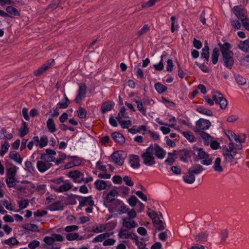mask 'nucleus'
Segmentation results:
<instances>
[{
	"label": "nucleus",
	"instance_id": "f257e3e1",
	"mask_svg": "<svg viewBox=\"0 0 249 249\" xmlns=\"http://www.w3.org/2000/svg\"><path fill=\"white\" fill-rule=\"evenodd\" d=\"M152 147H148L143 153L141 155V157L143 160V163L148 166H151L156 164L155 157L152 155Z\"/></svg>",
	"mask_w": 249,
	"mask_h": 249
},
{
	"label": "nucleus",
	"instance_id": "f03ea898",
	"mask_svg": "<svg viewBox=\"0 0 249 249\" xmlns=\"http://www.w3.org/2000/svg\"><path fill=\"white\" fill-rule=\"evenodd\" d=\"M231 11L240 20L247 18V11L241 5L235 6L231 9Z\"/></svg>",
	"mask_w": 249,
	"mask_h": 249
},
{
	"label": "nucleus",
	"instance_id": "7ed1b4c3",
	"mask_svg": "<svg viewBox=\"0 0 249 249\" xmlns=\"http://www.w3.org/2000/svg\"><path fill=\"white\" fill-rule=\"evenodd\" d=\"M233 56V52H229V53L222 55V58L220 60L224 66L230 70L231 69L234 63Z\"/></svg>",
	"mask_w": 249,
	"mask_h": 249
},
{
	"label": "nucleus",
	"instance_id": "20e7f679",
	"mask_svg": "<svg viewBox=\"0 0 249 249\" xmlns=\"http://www.w3.org/2000/svg\"><path fill=\"white\" fill-rule=\"evenodd\" d=\"M54 65V60L52 59L48 61L46 63L44 64L36 71H35L34 74L36 76L42 75L44 72L49 69L52 66Z\"/></svg>",
	"mask_w": 249,
	"mask_h": 249
},
{
	"label": "nucleus",
	"instance_id": "39448f33",
	"mask_svg": "<svg viewBox=\"0 0 249 249\" xmlns=\"http://www.w3.org/2000/svg\"><path fill=\"white\" fill-rule=\"evenodd\" d=\"M152 220L156 230L161 231L165 229V227L164 226L165 223H164L161 220H160V218L158 217L157 213L154 212L153 213Z\"/></svg>",
	"mask_w": 249,
	"mask_h": 249
},
{
	"label": "nucleus",
	"instance_id": "423d86ee",
	"mask_svg": "<svg viewBox=\"0 0 249 249\" xmlns=\"http://www.w3.org/2000/svg\"><path fill=\"white\" fill-rule=\"evenodd\" d=\"M211 125V123L209 120L200 118L196 122V127L194 128H198L200 130H206L208 129Z\"/></svg>",
	"mask_w": 249,
	"mask_h": 249
},
{
	"label": "nucleus",
	"instance_id": "0eeeda50",
	"mask_svg": "<svg viewBox=\"0 0 249 249\" xmlns=\"http://www.w3.org/2000/svg\"><path fill=\"white\" fill-rule=\"evenodd\" d=\"M217 44L219 47L222 55L229 53V52H232L230 50V49L231 48V45L227 42L226 40H223L222 42L219 41Z\"/></svg>",
	"mask_w": 249,
	"mask_h": 249
},
{
	"label": "nucleus",
	"instance_id": "6e6552de",
	"mask_svg": "<svg viewBox=\"0 0 249 249\" xmlns=\"http://www.w3.org/2000/svg\"><path fill=\"white\" fill-rule=\"evenodd\" d=\"M149 147L152 148V153L154 151L155 155L159 159H162L165 157L166 155L165 151L158 144H155L154 145H151Z\"/></svg>",
	"mask_w": 249,
	"mask_h": 249
},
{
	"label": "nucleus",
	"instance_id": "1a4fd4ad",
	"mask_svg": "<svg viewBox=\"0 0 249 249\" xmlns=\"http://www.w3.org/2000/svg\"><path fill=\"white\" fill-rule=\"evenodd\" d=\"M81 200H79V209H81L82 207L86 206L89 205L92 207L94 205V202L92 200V196H91L87 197H81Z\"/></svg>",
	"mask_w": 249,
	"mask_h": 249
},
{
	"label": "nucleus",
	"instance_id": "9d476101",
	"mask_svg": "<svg viewBox=\"0 0 249 249\" xmlns=\"http://www.w3.org/2000/svg\"><path fill=\"white\" fill-rule=\"evenodd\" d=\"M87 86L85 84H81L78 89V93L77 95L75 101L79 104L80 101L85 97Z\"/></svg>",
	"mask_w": 249,
	"mask_h": 249
},
{
	"label": "nucleus",
	"instance_id": "9b49d317",
	"mask_svg": "<svg viewBox=\"0 0 249 249\" xmlns=\"http://www.w3.org/2000/svg\"><path fill=\"white\" fill-rule=\"evenodd\" d=\"M117 194L118 192L116 190L112 189L110 191L104 200V205L106 207H108L107 203L113 202L115 200V196Z\"/></svg>",
	"mask_w": 249,
	"mask_h": 249
},
{
	"label": "nucleus",
	"instance_id": "f8f14e48",
	"mask_svg": "<svg viewBox=\"0 0 249 249\" xmlns=\"http://www.w3.org/2000/svg\"><path fill=\"white\" fill-rule=\"evenodd\" d=\"M63 183H64V184L59 186L58 188H55L54 185H51V188L57 192H66L72 188L71 185L69 183L68 180H65Z\"/></svg>",
	"mask_w": 249,
	"mask_h": 249
},
{
	"label": "nucleus",
	"instance_id": "ddd939ff",
	"mask_svg": "<svg viewBox=\"0 0 249 249\" xmlns=\"http://www.w3.org/2000/svg\"><path fill=\"white\" fill-rule=\"evenodd\" d=\"M194 131L200 135L202 138L204 140L206 145H209L210 142L209 141H212V137L210 135L203 131L199 130L198 128H194Z\"/></svg>",
	"mask_w": 249,
	"mask_h": 249
},
{
	"label": "nucleus",
	"instance_id": "4468645a",
	"mask_svg": "<svg viewBox=\"0 0 249 249\" xmlns=\"http://www.w3.org/2000/svg\"><path fill=\"white\" fill-rule=\"evenodd\" d=\"M111 158L114 162L119 166H121L124 163V159L122 157V155L118 151H116L111 155Z\"/></svg>",
	"mask_w": 249,
	"mask_h": 249
},
{
	"label": "nucleus",
	"instance_id": "2eb2a0df",
	"mask_svg": "<svg viewBox=\"0 0 249 249\" xmlns=\"http://www.w3.org/2000/svg\"><path fill=\"white\" fill-rule=\"evenodd\" d=\"M129 163L133 168H138L140 166V159L138 156L131 155L130 156Z\"/></svg>",
	"mask_w": 249,
	"mask_h": 249
},
{
	"label": "nucleus",
	"instance_id": "dca6fc26",
	"mask_svg": "<svg viewBox=\"0 0 249 249\" xmlns=\"http://www.w3.org/2000/svg\"><path fill=\"white\" fill-rule=\"evenodd\" d=\"M12 167L6 170V178L7 179H13L16 176L17 167L11 164Z\"/></svg>",
	"mask_w": 249,
	"mask_h": 249
},
{
	"label": "nucleus",
	"instance_id": "f3484780",
	"mask_svg": "<svg viewBox=\"0 0 249 249\" xmlns=\"http://www.w3.org/2000/svg\"><path fill=\"white\" fill-rule=\"evenodd\" d=\"M111 136L114 141L120 144H123L125 142V138L123 135L118 132H114L112 133Z\"/></svg>",
	"mask_w": 249,
	"mask_h": 249
},
{
	"label": "nucleus",
	"instance_id": "a211bd4d",
	"mask_svg": "<svg viewBox=\"0 0 249 249\" xmlns=\"http://www.w3.org/2000/svg\"><path fill=\"white\" fill-rule=\"evenodd\" d=\"M63 208L64 205L60 201H58L53 203L48 207V209L51 211L62 210Z\"/></svg>",
	"mask_w": 249,
	"mask_h": 249
},
{
	"label": "nucleus",
	"instance_id": "6ab92c4d",
	"mask_svg": "<svg viewBox=\"0 0 249 249\" xmlns=\"http://www.w3.org/2000/svg\"><path fill=\"white\" fill-rule=\"evenodd\" d=\"M203 170L204 168L202 165L196 164L191 167L188 169V171L191 174H193L195 176V175L200 174Z\"/></svg>",
	"mask_w": 249,
	"mask_h": 249
},
{
	"label": "nucleus",
	"instance_id": "aec40b11",
	"mask_svg": "<svg viewBox=\"0 0 249 249\" xmlns=\"http://www.w3.org/2000/svg\"><path fill=\"white\" fill-rule=\"evenodd\" d=\"M114 106V104L110 101L104 102L101 106V110L102 113H105L107 111L111 110Z\"/></svg>",
	"mask_w": 249,
	"mask_h": 249
},
{
	"label": "nucleus",
	"instance_id": "412c9836",
	"mask_svg": "<svg viewBox=\"0 0 249 249\" xmlns=\"http://www.w3.org/2000/svg\"><path fill=\"white\" fill-rule=\"evenodd\" d=\"M9 157L19 164H21L22 162V159L20 157L19 154L17 152H11L9 153Z\"/></svg>",
	"mask_w": 249,
	"mask_h": 249
},
{
	"label": "nucleus",
	"instance_id": "4be33fe9",
	"mask_svg": "<svg viewBox=\"0 0 249 249\" xmlns=\"http://www.w3.org/2000/svg\"><path fill=\"white\" fill-rule=\"evenodd\" d=\"M94 185L96 189L101 191L106 189L107 184L104 180H97L94 182Z\"/></svg>",
	"mask_w": 249,
	"mask_h": 249
},
{
	"label": "nucleus",
	"instance_id": "5701e85b",
	"mask_svg": "<svg viewBox=\"0 0 249 249\" xmlns=\"http://www.w3.org/2000/svg\"><path fill=\"white\" fill-rule=\"evenodd\" d=\"M238 48L244 52H247L249 49V39L240 41Z\"/></svg>",
	"mask_w": 249,
	"mask_h": 249
},
{
	"label": "nucleus",
	"instance_id": "b1692460",
	"mask_svg": "<svg viewBox=\"0 0 249 249\" xmlns=\"http://www.w3.org/2000/svg\"><path fill=\"white\" fill-rule=\"evenodd\" d=\"M223 155L226 162L231 163L233 161L234 157L231 152H229L228 150H224V148H223Z\"/></svg>",
	"mask_w": 249,
	"mask_h": 249
},
{
	"label": "nucleus",
	"instance_id": "393cba45",
	"mask_svg": "<svg viewBox=\"0 0 249 249\" xmlns=\"http://www.w3.org/2000/svg\"><path fill=\"white\" fill-rule=\"evenodd\" d=\"M64 98L65 99V102L64 103L59 102L57 105V108L59 109H65L68 107L69 105L71 103L70 101L68 98V97L66 96V94H64Z\"/></svg>",
	"mask_w": 249,
	"mask_h": 249
},
{
	"label": "nucleus",
	"instance_id": "a878e982",
	"mask_svg": "<svg viewBox=\"0 0 249 249\" xmlns=\"http://www.w3.org/2000/svg\"><path fill=\"white\" fill-rule=\"evenodd\" d=\"M208 237V235L205 232H201L195 236V240L196 242H207Z\"/></svg>",
	"mask_w": 249,
	"mask_h": 249
},
{
	"label": "nucleus",
	"instance_id": "bb28decb",
	"mask_svg": "<svg viewBox=\"0 0 249 249\" xmlns=\"http://www.w3.org/2000/svg\"><path fill=\"white\" fill-rule=\"evenodd\" d=\"M183 179L185 182L188 184H192L195 182L196 178L193 174H191L188 171V174L184 176L183 177Z\"/></svg>",
	"mask_w": 249,
	"mask_h": 249
},
{
	"label": "nucleus",
	"instance_id": "cd10ccee",
	"mask_svg": "<svg viewBox=\"0 0 249 249\" xmlns=\"http://www.w3.org/2000/svg\"><path fill=\"white\" fill-rule=\"evenodd\" d=\"M123 226L128 229L133 228L138 226V224L133 220L129 221L127 220V219L124 218L123 219Z\"/></svg>",
	"mask_w": 249,
	"mask_h": 249
},
{
	"label": "nucleus",
	"instance_id": "c85d7f7f",
	"mask_svg": "<svg viewBox=\"0 0 249 249\" xmlns=\"http://www.w3.org/2000/svg\"><path fill=\"white\" fill-rule=\"evenodd\" d=\"M47 126L49 131L53 133L56 131L55 124L53 118H49L47 121Z\"/></svg>",
	"mask_w": 249,
	"mask_h": 249
},
{
	"label": "nucleus",
	"instance_id": "c756f323",
	"mask_svg": "<svg viewBox=\"0 0 249 249\" xmlns=\"http://www.w3.org/2000/svg\"><path fill=\"white\" fill-rule=\"evenodd\" d=\"M219 50L218 48H215L213 51L212 54V60L213 64H216L218 60V57L219 55Z\"/></svg>",
	"mask_w": 249,
	"mask_h": 249
},
{
	"label": "nucleus",
	"instance_id": "7c9ffc66",
	"mask_svg": "<svg viewBox=\"0 0 249 249\" xmlns=\"http://www.w3.org/2000/svg\"><path fill=\"white\" fill-rule=\"evenodd\" d=\"M198 151V157L194 159L195 161H197L199 159H205L208 158L209 155L204 152L201 148H196Z\"/></svg>",
	"mask_w": 249,
	"mask_h": 249
},
{
	"label": "nucleus",
	"instance_id": "2f4dec72",
	"mask_svg": "<svg viewBox=\"0 0 249 249\" xmlns=\"http://www.w3.org/2000/svg\"><path fill=\"white\" fill-rule=\"evenodd\" d=\"M213 167L215 171L221 172L223 171V169L221 165V159L220 158L218 157L215 159Z\"/></svg>",
	"mask_w": 249,
	"mask_h": 249
},
{
	"label": "nucleus",
	"instance_id": "473e14b6",
	"mask_svg": "<svg viewBox=\"0 0 249 249\" xmlns=\"http://www.w3.org/2000/svg\"><path fill=\"white\" fill-rule=\"evenodd\" d=\"M191 153L195 154L193 151L187 149H183L178 151V156H182L190 158L191 157Z\"/></svg>",
	"mask_w": 249,
	"mask_h": 249
},
{
	"label": "nucleus",
	"instance_id": "72a5a7b5",
	"mask_svg": "<svg viewBox=\"0 0 249 249\" xmlns=\"http://www.w3.org/2000/svg\"><path fill=\"white\" fill-rule=\"evenodd\" d=\"M154 86L157 91L160 94L165 92L167 89L166 86L162 85L160 82L155 83Z\"/></svg>",
	"mask_w": 249,
	"mask_h": 249
},
{
	"label": "nucleus",
	"instance_id": "f704fd0d",
	"mask_svg": "<svg viewBox=\"0 0 249 249\" xmlns=\"http://www.w3.org/2000/svg\"><path fill=\"white\" fill-rule=\"evenodd\" d=\"M23 228L32 231H39L38 226L34 224H24Z\"/></svg>",
	"mask_w": 249,
	"mask_h": 249
},
{
	"label": "nucleus",
	"instance_id": "c9c22d12",
	"mask_svg": "<svg viewBox=\"0 0 249 249\" xmlns=\"http://www.w3.org/2000/svg\"><path fill=\"white\" fill-rule=\"evenodd\" d=\"M84 174L78 170L70 171L69 173V176L72 178L74 180L79 178L80 177L83 176Z\"/></svg>",
	"mask_w": 249,
	"mask_h": 249
},
{
	"label": "nucleus",
	"instance_id": "e433bc0d",
	"mask_svg": "<svg viewBox=\"0 0 249 249\" xmlns=\"http://www.w3.org/2000/svg\"><path fill=\"white\" fill-rule=\"evenodd\" d=\"M37 168L38 171L41 173H44L46 171V165L45 161L43 160H38L36 164Z\"/></svg>",
	"mask_w": 249,
	"mask_h": 249
},
{
	"label": "nucleus",
	"instance_id": "4c0bfd02",
	"mask_svg": "<svg viewBox=\"0 0 249 249\" xmlns=\"http://www.w3.org/2000/svg\"><path fill=\"white\" fill-rule=\"evenodd\" d=\"M40 159L45 162H52L54 161L55 158L53 156H50L45 154V153H42Z\"/></svg>",
	"mask_w": 249,
	"mask_h": 249
},
{
	"label": "nucleus",
	"instance_id": "58836bf2",
	"mask_svg": "<svg viewBox=\"0 0 249 249\" xmlns=\"http://www.w3.org/2000/svg\"><path fill=\"white\" fill-rule=\"evenodd\" d=\"M109 236L110 234L107 232L100 234L93 239V242H102Z\"/></svg>",
	"mask_w": 249,
	"mask_h": 249
},
{
	"label": "nucleus",
	"instance_id": "ea45409f",
	"mask_svg": "<svg viewBox=\"0 0 249 249\" xmlns=\"http://www.w3.org/2000/svg\"><path fill=\"white\" fill-rule=\"evenodd\" d=\"M118 236L121 238L128 239L130 237V232L127 230L122 228L119 231Z\"/></svg>",
	"mask_w": 249,
	"mask_h": 249
},
{
	"label": "nucleus",
	"instance_id": "a19ab883",
	"mask_svg": "<svg viewBox=\"0 0 249 249\" xmlns=\"http://www.w3.org/2000/svg\"><path fill=\"white\" fill-rule=\"evenodd\" d=\"M196 110L202 114L212 116L213 115V112L211 110L207 109L205 108H203L201 107H199L197 108H196Z\"/></svg>",
	"mask_w": 249,
	"mask_h": 249
},
{
	"label": "nucleus",
	"instance_id": "79ce46f5",
	"mask_svg": "<svg viewBox=\"0 0 249 249\" xmlns=\"http://www.w3.org/2000/svg\"><path fill=\"white\" fill-rule=\"evenodd\" d=\"M39 142V138L38 136H35L33 138L32 140L30 141L27 145V147L29 150H31L35 144L36 146H38Z\"/></svg>",
	"mask_w": 249,
	"mask_h": 249
},
{
	"label": "nucleus",
	"instance_id": "37998d69",
	"mask_svg": "<svg viewBox=\"0 0 249 249\" xmlns=\"http://www.w3.org/2000/svg\"><path fill=\"white\" fill-rule=\"evenodd\" d=\"M5 182L9 188L11 187H15L17 184L19 182V181H18L16 178V177H14L13 179H5Z\"/></svg>",
	"mask_w": 249,
	"mask_h": 249
},
{
	"label": "nucleus",
	"instance_id": "c03bdc74",
	"mask_svg": "<svg viewBox=\"0 0 249 249\" xmlns=\"http://www.w3.org/2000/svg\"><path fill=\"white\" fill-rule=\"evenodd\" d=\"M6 12L11 15L14 16H19V13L18 10L15 7L12 6H7L6 8Z\"/></svg>",
	"mask_w": 249,
	"mask_h": 249
},
{
	"label": "nucleus",
	"instance_id": "a18cd8bd",
	"mask_svg": "<svg viewBox=\"0 0 249 249\" xmlns=\"http://www.w3.org/2000/svg\"><path fill=\"white\" fill-rule=\"evenodd\" d=\"M218 99L219 100L218 104L221 109H224L226 108L228 105L227 100L223 96H219L218 97Z\"/></svg>",
	"mask_w": 249,
	"mask_h": 249
},
{
	"label": "nucleus",
	"instance_id": "49530a36",
	"mask_svg": "<svg viewBox=\"0 0 249 249\" xmlns=\"http://www.w3.org/2000/svg\"><path fill=\"white\" fill-rule=\"evenodd\" d=\"M3 243L9 246H14L19 244V242L16 238L14 237L10 238L5 240Z\"/></svg>",
	"mask_w": 249,
	"mask_h": 249
},
{
	"label": "nucleus",
	"instance_id": "de8ad7c7",
	"mask_svg": "<svg viewBox=\"0 0 249 249\" xmlns=\"http://www.w3.org/2000/svg\"><path fill=\"white\" fill-rule=\"evenodd\" d=\"M48 140L47 137H41L38 143V146L42 148L47 145Z\"/></svg>",
	"mask_w": 249,
	"mask_h": 249
},
{
	"label": "nucleus",
	"instance_id": "09e8293b",
	"mask_svg": "<svg viewBox=\"0 0 249 249\" xmlns=\"http://www.w3.org/2000/svg\"><path fill=\"white\" fill-rule=\"evenodd\" d=\"M182 134L189 141L193 142L195 141V138L191 132H183Z\"/></svg>",
	"mask_w": 249,
	"mask_h": 249
},
{
	"label": "nucleus",
	"instance_id": "8fccbe9b",
	"mask_svg": "<svg viewBox=\"0 0 249 249\" xmlns=\"http://www.w3.org/2000/svg\"><path fill=\"white\" fill-rule=\"evenodd\" d=\"M128 203L131 207L135 206L138 202V199L134 195H132L127 200Z\"/></svg>",
	"mask_w": 249,
	"mask_h": 249
},
{
	"label": "nucleus",
	"instance_id": "3c124183",
	"mask_svg": "<svg viewBox=\"0 0 249 249\" xmlns=\"http://www.w3.org/2000/svg\"><path fill=\"white\" fill-rule=\"evenodd\" d=\"M78 116L81 119H84L86 117L87 111L86 109L82 107H80L79 109L77 111Z\"/></svg>",
	"mask_w": 249,
	"mask_h": 249
},
{
	"label": "nucleus",
	"instance_id": "603ef678",
	"mask_svg": "<svg viewBox=\"0 0 249 249\" xmlns=\"http://www.w3.org/2000/svg\"><path fill=\"white\" fill-rule=\"evenodd\" d=\"M235 79L239 85H243L246 83V79L239 74L235 75Z\"/></svg>",
	"mask_w": 249,
	"mask_h": 249
},
{
	"label": "nucleus",
	"instance_id": "864d4df0",
	"mask_svg": "<svg viewBox=\"0 0 249 249\" xmlns=\"http://www.w3.org/2000/svg\"><path fill=\"white\" fill-rule=\"evenodd\" d=\"M79 234L78 233L73 232L68 233L66 235V239L69 241H72L78 238Z\"/></svg>",
	"mask_w": 249,
	"mask_h": 249
},
{
	"label": "nucleus",
	"instance_id": "5fc2aeb1",
	"mask_svg": "<svg viewBox=\"0 0 249 249\" xmlns=\"http://www.w3.org/2000/svg\"><path fill=\"white\" fill-rule=\"evenodd\" d=\"M81 196L77 195H71L69 196L68 199L70 202V204L71 205H75L76 204V201L75 200V198H79Z\"/></svg>",
	"mask_w": 249,
	"mask_h": 249
},
{
	"label": "nucleus",
	"instance_id": "6e6d98bb",
	"mask_svg": "<svg viewBox=\"0 0 249 249\" xmlns=\"http://www.w3.org/2000/svg\"><path fill=\"white\" fill-rule=\"evenodd\" d=\"M120 124L123 128H127L129 126L131 125L132 122L130 120L127 121L123 120L120 122Z\"/></svg>",
	"mask_w": 249,
	"mask_h": 249
},
{
	"label": "nucleus",
	"instance_id": "4d7b16f0",
	"mask_svg": "<svg viewBox=\"0 0 249 249\" xmlns=\"http://www.w3.org/2000/svg\"><path fill=\"white\" fill-rule=\"evenodd\" d=\"M164 55H161V60L158 64L154 65V67L156 70L161 71L163 69V57Z\"/></svg>",
	"mask_w": 249,
	"mask_h": 249
},
{
	"label": "nucleus",
	"instance_id": "13d9d810",
	"mask_svg": "<svg viewBox=\"0 0 249 249\" xmlns=\"http://www.w3.org/2000/svg\"><path fill=\"white\" fill-rule=\"evenodd\" d=\"M129 210V209L124 203L120 206V209H118V212L119 214H122L127 213Z\"/></svg>",
	"mask_w": 249,
	"mask_h": 249
},
{
	"label": "nucleus",
	"instance_id": "bf43d9fd",
	"mask_svg": "<svg viewBox=\"0 0 249 249\" xmlns=\"http://www.w3.org/2000/svg\"><path fill=\"white\" fill-rule=\"evenodd\" d=\"M40 243L38 241L34 240L28 244V247L30 249H35L39 246Z\"/></svg>",
	"mask_w": 249,
	"mask_h": 249
},
{
	"label": "nucleus",
	"instance_id": "052dcab7",
	"mask_svg": "<svg viewBox=\"0 0 249 249\" xmlns=\"http://www.w3.org/2000/svg\"><path fill=\"white\" fill-rule=\"evenodd\" d=\"M127 213L128 216V218H127L128 220L135 218L137 215L136 211L133 209H131L130 210H129L127 211Z\"/></svg>",
	"mask_w": 249,
	"mask_h": 249
},
{
	"label": "nucleus",
	"instance_id": "680f3d73",
	"mask_svg": "<svg viewBox=\"0 0 249 249\" xmlns=\"http://www.w3.org/2000/svg\"><path fill=\"white\" fill-rule=\"evenodd\" d=\"M123 180L125 182V184L127 186H132L134 184L133 181L127 176H124L123 178Z\"/></svg>",
	"mask_w": 249,
	"mask_h": 249
},
{
	"label": "nucleus",
	"instance_id": "e2e57ef3",
	"mask_svg": "<svg viewBox=\"0 0 249 249\" xmlns=\"http://www.w3.org/2000/svg\"><path fill=\"white\" fill-rule=\"evenodd\" d=\"M149 30V28L147 25H144L143 27L138 32V35L139 36H142L143 34L146 33Z\"/></svg>",
	"mask_w": 249,
	"mask_h": 249
},
{
	"label": "nucleus",
	"instance_id": "0e129e2a",
	"mask_svg": "<svg viewBox=\"0 0 249 249\" xmlns=\"http://www.w3.org/2000/svg\"><path fill=\"white\" fill-rule=\"evenodd\" d=\"M195 64L199 67V68L201 69L202 71L205 72H209V69L204 65V63L203 64H199L197 61L195 62Z\"/></svg>",
	"mask_w": 249,
	"mask_h": 249
},
{
	"label": "nucleus",
	"instance_id": "69168bd1",
	"mask_svg": "<svg viewBox=\"0 0 249 249\" xmlns=\"http://www.w3.org/2000/svg\"><path fill=\"white\" fill-rule=\"evenodd\" d=\"M156 1V0H149L148 1L144 2L142 4V7L145 8L153 6L155 4Z\"/></svg>",
	"mask_w": 249,
	"mask_h": 249
},
{
	"label": "nucleus",
	"instance_id": "338daca9",
	"mask_svg": "<svg viewBox=\"0 0 249 249\" xmlns=\"http://www.w3.org/2000/svg\"><path fill=\"white\" fill-rule=\"evenodd\" d=\"M193 45L196 49H199L202 47V44L200 40L195 38L193 40Z\"/></svg>",
	"mask_w": 249,
	"mask_h": 249
},
{
	"label": "nucleus",
	"instance_id": "774afa93",
	"mask_svg": "<svg viewBox=\"0 0 249 249\" xmlns=\"http://www.w3.org/2000/svg\"><path fill=\"white\" fill-rule=\"evenodd\" d=\"M242 21L243 26L245 28V29L249 31V19L247 18L245 19H243L241 20Z\"/></svg>",
	"mask_w": 249,
	"mask_h": 249
}]
</instances>
